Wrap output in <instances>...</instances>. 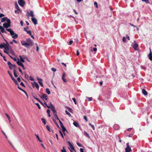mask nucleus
Instances as JSON below:
<instances>
[{
    "label": "nucleus",
    "mask_w": 152,
    "mask_h": 152,
    "mask_svg": "<svg viewBox=\"0 0 152 152\" xmlns=\"http://www.w3.org/2000/svg\"><path fill=\"white\" fill-rule=\"evenodd\" d=\"M11 21L10 20H8L7 23H5L3 24V27L6 28V30L10 32V34L12 36V37L13 39H16L18 36L17 34L15 33L10 28H7L10 26Z\"/></svg>",
    "instance_id": "obj_1"
},
{
    "label": "nucleus",
    "mask_w": 152,
    "mask_h": 152,
    "mask_svg": "<svg viewBox=\"0 0 152 152\" xmlns=\"http://www.w3.org/2000/svg\"><path fill=\"white\" fill-rule=\"evenodd\" d=\"M33 43V41L30 38L26 39V42L24 41L21 42V45L27 48L32 46Z\"/></svg>",
    "instance_id": "obj_2"
},
{
    "label": "nucleus",
    "mask_w": 152,
    "mask_h": 152,
    "mask_svg": "<svg viewBox=\"0 0 152 152\" xmlns=\"http://www.w3.org/2000/svg\"><path fill=\"white\" fill-rule=\"evenodd\" d=\"M132 46L134 48L135 50H137L138 45L136 43V41H134L132 45Z\"/></svg>",
    "instance_id": "obj_3"
},
{
    "label": "nucleus",
    "mask_w": 152,
    "mask_h": 152,
    "mask_svg": "<svg viewBox=\"0 0 152 152\" xmlns=\"http://www.w3.org/2000/svg\"><path fill=\"white\" fill-rule=\"evenodd\" d=\"M31 83L33 88H34L35 87L38 90L39 89V85L36 82H34L33 83Z\"/></svg>",
    "instance_id": "obj_4"
},
{
    "label": "nucleus",
    "mask_w": 152,
    "mask_h": 152,
    "mask_svg": "<svg viewBox=\"0 0 152 152\" xmlns=\"http://www.w3.org/2000/svg\"><path fill=\"white\" fill-rule=\"evenodd\" d=\"M39 96L41 98H42V99H45V100H48V96L45 94L42 93V95H39Z\"/></svg>",
    "instance_id": "obj_5"
},
{
    "label": "nucleus",
    "mask_w": 152,
    "mask_h": 152,
    "mask_svg": "<svg viewBox=\"0 0 152 152\" xmlns=\"http://www.w3.org/2000/svg\"><path fill=\"white\" fill-rule=\"evenodd\" d=\"M37 80L38 81V83L42 87H43V85L42 83V79L41 78H38V77H37Z\"/></svg>",
    "instance_id": "obj_6"
},
{
    "label": "nucleus",
    "mask_w": 152,
    "mask_h": 152,
    "mask_svg": "<svg viewBox=\"0 0 152 152\" xmlns=\"http://www.w3.org/2000/svg\"><path fill=\"white\" fill-rule=\"evenodd\" d=\"M18 3L20 6H23L25 4V2L23 0H20L18 1Z\"/></svg>",
    "instance_id": "obj_7"
},
{
    "label": "nucleus",
    "mask_w": 152,
    "mask_h": 152,
    "mask_svg": "<svg viewBox=\"0 0 152 152\" xmlns=\"http://www.w3.org/2000/svg\"><path fill=\"white\" fill-rule=\"evenodd\" d=\"M31 20L35 25H36L37 24V20L35 18H31Z\"/></svg>",
    "instance_id": "obj_8"
},
{
    "label": "nucleus",
    "mask_w": 152,
    "mask_h": 152,
    "mask_svg": "<svg viewBox=\"0 0 152 152\" xmlns=\"http://www.w3.org/2000/svg\"><path fill=\"white\" fill-rule=\"evenodd\" d=\"M6 46L4 48L5 50H6L9 51L10 47H9V45L8 43V42H7V45H6Z\"/></svg>",
    "instance_id": "obj_9"
},
{
    "label": "nucleus",
    "mask_w": 152,
    "mask_h": 152,
    "mask_svg": "<svg viewBox=\"0 0 152 152\" xmlns=\"http://www.w3.org/2000/svg\"><path fill=\"white\" fill-rule=\"evenodd\" d=\"M65 74L64 72L62 74V79L64 83H66L67 81L64 78V77H65Z\"/></svg>",
    "instance_id": "obj_10"
},
{
    "label": "nucleus",
    "mask_w": 152,
    "mask_h": 152,
    "mask_svg": "<svg viewBox=\"0 0 152 152\" xmlns=\"http://www.w3.org/2000/svg\"><path fill=\"white\" fill-rule=\"evenodd\" d=\"M0 29L1 32L5 33H7V32L4 30V29L3 27L1 26H0Z\"/></svg>",
    "instance_id": "obj_11"
},
{
    "label": "nucleus",
    "mask_w": 152,
    "mask_h": 152,
    "mask_svg": "<svg viewBox=\"0 0 152 152\" xmlns=\"http://www.w3.org/2000/svg\"><path fill=\"white\" fill-rule=\"evenodd\" d=\"M8 20H10L7 17H4L2 18L1 19V22H3L6 21V20L7 21Z\"/></svg>",
    "instance_id": "obj_12"
},
{
    "label": "nucleus",
    "mask_w": 152,
    "mask_h": 152,
    "mask_svg": "<svg viewBox=\"0 0 152 152\" xmlns=\"http://www.w3.org/2000/svg\"><path fill=\"white\" fill-rule=\"evenodd\" d=\"M50 109L51 111L53 112V114L56 113H57V112L54 107H53L52 108H51Z\"/></svg>",
    "instance_id": "obj_13"
},
{
    "label": "nucleus",
    "mask_w": 152,
    "mask_h": 152,
    "mask_svg": "<svg viewBox=\"0 0 152 152\" xmlns=\"http://www.w3.org/2000/svg\"><path fill=\"white\" fill-rule=\"evenodd\" d=\"M62 128V130L63 132V133L64 135H65V132L66 131V132H67V131L66 130V129L65 128L64 126L63 127H62L61 128Z\"/></svg>",
    "instance_id": "obj_14"
},
{
    "label": "nucleus",
    "mask_w": 152,
    "mask_h": 152,
    "mask_svg": "<svg viewBox=\"0 0 152 152\" xmlns=\"http://www.w3.org/2000/svg\"><path fill=\"white\" fill-rule=\"evenodd\" d=\"M142 94L145 96L147 95L148 94V92L144 89L142 90Z\"/></svg>",
    "instance_id": "obj_15"
},
{
    "label": "nucleus",
    "mask_w": 152,
    "mask_h": 152,
    "mask_svg": "<svg viewBox=\"0 0 152 152\" xmlns=\"http://www.w3.org/2000/svg\"><path fill=\"white\" fill-rule=\"evenodd\" d=\"M6 45H7L6 43H4L3 44H1L0 45V48L2 49L3 48H4L6 46Z\"/></svg>",
    "instance_id": "obj_16"
},
{
    "label": "nucleus",
    "mask_w": 152,
    "mask_h": 152,
    "mask_svg": "<svg viewBox=\"0 0 152 152\" xmlns=\"http://www.w3.org/2000/svg\"><path fill=\"white\" fill-rule=\"evenodd\" d=\"M17 63L18 65L20 66L21 67L23 66V64L19 60H18L17 61Z\"/></svg>",
    "instance_id": "obj_17"
},
{
    "label": "nucleus",
    "mask_w": 152,
    "mask_h": 152,
    "mask_svg": "<svg viewBox=\"0 0 152 152\" xmlns=\"http://www.w3.org/2000/svg\"><path fill=\"white\" fill-rule=\"evenodd\" d=\"M126 152H130L132 151V150L130 147L126 148H125Z\"/></svg>",
    "instance_id": "obj_18"
},
{
    "label": "nucleus",
    "mask_w": 152,
    "mask_h": 152,
    "mask_svg": "<svg viewBox=\"0 0 152 152\" xmlns=\"http://www.w3.org/2000/svg\"><path fill=\"white\" fill-rule=\"evenodd\" d=\"M15 8L17 10H18L19 11H20V9L19 7L18 6V4H17L16 2H15Z\"/></svg>",
    "instance_id": "obj_19"
},
{
    "label": "nucleus",
    "mask_w": 152,
    "mask_h": 152,
    "mask_svg": "<svg viewBox=\"0 0 152 152\" xmlns=\"http://www.w3.org/2000/svg\"><path fill=\"white\" fill-rule=\"evenodd\" d=\"M73 124L76 127H80L78 123L76 121L74 122V123H73Z\"/></svg>",
    "instance_id": "obj_20"
},
{
    "label": "nucleus",
    "mask_w": 152,
    "mask_h": 152,
    "mask_svg": "<svg viewBox=\"0 0 152 152\" xmlns=\"http://www.w3.org/2000/svg\"><path fill=\"white\" fill-rule=\"evenodd\" d=\"M28 13L29 14V15L32 18L34 17V12L32 10L30 11V13H29L28 12Z\"/></svg>",
    "instance_id": "obj_21"
},
{
    "label": "nucleus",
    "mask_w": 152,
    "mask_h": 152,
    "mask_svg": "<svg viewBox=\"0 0 152 152\" xmlns=\"http://www.w3.org/2000/svg\"><path fill=\"white\" fill-rule=\"evenodd\" d=\"M17 71L15 69H13V74L14 76L15 77H18V76L16 73Z\"/></svg>",
    "instance_id": "obj_22"
},
{
    "label": "nucleus",
    "mask_w": 152,
    "mask_h": 152,
    "mask_svg": "<svg viewBox=\"0 0 152 152\" xmlns=\"http://www.w3.org/2000/svg\"><path fill=\"white\" fill-rule=\"evenodd\" d=\"M84 135L85 136L89 138H90V136L89 135V134L87 133L85 131L84 132Z\"/></svg>",
    "instance_id": "obj_23"
},
{
    "label": "nucleus",
    "mask_w": 152,
    "mask_h": 152,
    "mask_svg": "<svg viewBox=\"0 0 152 152\" xmlns=\"http://www.w3.org/2000/svg\"><path fill=\"white\" fill-rule=\"evenodd\" d=\"M148 56L149 59L151 61H152V53L151 51H150V53L148 55Z\"/></svg>",
    "instance_id": "obj_24"
},
{
    "label": "nucleus",
    "mask_w": 152,
    "mask_h": 152,
    "mask_svg": "<svg viewBox=\"0 0 152 152\" xmlns=\"http://www.w3.org/2000/svg\"><path fill=\"white\" fill-rule=\"evenodd\" d=\"M12 80L13 81V82L14 83H15V84L16 85L18 86H19V85L18 83V82H17V81L14 78V79H13Z\"/></svg>",
    "instance_id": "obj_25"
},
{
    "label": "nucleus",
    "mask_w": 152,
    "mask_h": 152,
    "mask_svg": "<svg viewBox=\"0 0 152 152\" xmlns=\"http://www.w3.org/2000/svg\"><path fill=\"white\" fill-rule=\"evenodd\" d=\"M113 127L115 130H118L119 128V126L117 124H115Z\"/></svg>",
    "instance_id": "obj_26"
},
{
    "label": "nucleus",
    "mask_w": 152,
    "mask_h": 152,
    "mask_svg": "<svg viewBox=\"0 0 152 152\" xmlns=\"http://www.w3.org/2000/svg\"><path fill=\"white\" fill-rule=\"evenodd\" d=\"M7 64L9 66V68L10 69H12V68L11 66L12 65V64L9 61L7 63Z\"/></svg>",
    "instance_id": "obj_27"
},
{
    "label": "nucleus",
    "mask_w": 152,
    "mask_h": 152,
    "mask_svg": "<svg viewBox=\"0 0 152 152\" xmlns=\"http://www.w3.org/2000/svg\"><path fill=\"white\" fill-rule=\"evenodd\" d=\"M10 49L9 51L13 55H15V52L14 51L12 50L11 47L10 48Z\"/></svg>",
    "instance_id": "obj_28"
},
{
    "label": "nucleus",
    "mask_w": 152,
    "mask_h": 152,
    "mask_svg": "<svg viewBox=\"0 0 152 152\" xmlns=\"http://www.w3.org/2000/svg\"><path fill=\"white\" fill-rule=\"evenodd\" d=\"M35 136L36 137L37 139H38V140L40 142H42V141L41 140L40 138L39 137L38 135H37L36 134H35Z\"/></svg>",
    "instance_id": "obj_29"
},
{
    "label": "nucleus",
    "mask_w": 152,
    "mask_h": 152,
    "mask_svg": "<svg viewBox=\"0 0 152 152\" xmlns=\"http://www.w3.org/2000/svg\"><path fill=\"white\" fill-rule=\"evenodd\" d=\"M45 91L49 95L50 94V91L49 88H47L46 89Z\"/></svg>",
    "instance_id": "obj_30"
},
{
    "label": "nucleus",
    "mask_w": 152,
    "mask_h": 152,
    "mask_svg": "<svg viewBox=\"0 0 152 152\" xmlns=\"http://www.w3.org/2000/svg\"><path fill=\"white\" fill-rule=\"evenodd\" d=\"M53 115H54V117H55V118L56 119L58 120L59 121V120H59V118H58V116L57 115V113H56L54 114Z\"/></svg>",
    "instance_id": "obj_31"
},
{
    "label": "nucleus",
    "mask_w": 152,
    "mask_h": 152,
    "mask_svg": "<svg viewBox=\"0 0 152 152\" xmlns=\"http://www.w3.org/2000/svg\"><path fill=\"white\" fill-rule=\"evenodd\" d=\"M19 57L20 58V61L23 62H25V60L23 59L21 56L20 55L19 56Z\"/></svg>",
    "instance_id": "obj_32"
},
{
    "label": "nucleus",
    "mask_w": 152,
    "mask_h": 152,
    "mask_svg": "<svg viewBox=\"0 0 152 152\" xmlns=\"http://www.w3.org/2000/svg\"><path fill=\"white\" fill-rule=\"evenodd\" d=\"M53 120L54 122V123L56 125V126H57V127L59 128V126L58 125V124H57V123L56 122V121L54 119H53Z\"/></svg>",
    "instance_id": "obj_33"
},
{
    "label": "nucleus",
    "mask_w": 152,
    "mask_h": 152,
    "mask_svg": "<svg viewBox=\"0 0 152 152\" xmlns=\"http://www.w3.org/2000/svg\"><path fill=\"white\" fill-rule=\"evenodd\" d=\"M7 72H8V74L10 75V77H11V79H12V80H13V79H14V78L13 76L12 75V74L10 73L9 71H7Z\"/></svg>",
    "instance_id": "obj_34"
},
{
    "label": "nucleus",
    "mask_w": 152,
    "mask_h": 152,
    "mask_svg": "<svg viewBox=\"0 0 152 152\" xmlns=\"http://www.w3.org/2000/svg\"><path fill=\"white\" fill-rule=\"evenodd\" d=\"M46 128L50 132L52 131V130L50 129V127L48 125L46 126Z\"/></svg>",
    "instance_id": "obj_35"
},
{
    "label": "nucleus",
    "mask_w": 152,
    "mask_h": 152,
    "mask_svg": "<svg viewBox=\"0 0 152 152\" xmlns=\"http://www.w3.org/2000/svg\"><path fill=\"white\" fill-rule=\"evenodd\" d=\"M88 124L91 126L94 130H95V128L94 125H92L91 123H89Z\"/></svg>",
    "instance_id": "obj_36"
},
{
    "label": "nucleus",
    "mask_w": 152,
    "mask_h": 152,
    "mask_svg": "<svg viewBox=\"0 0 152 152\" xmlns=\"http://www.w3.org/2000/svg\"><path fill=\"white\" fill-rule=\"evenodd\" d=\"M143 2H145L147 4H149L150 2L149 0H142Z\"/></svg>",
    "instance_id": "obj_37"
},
{
    "label": "nucleus",
    "mask_w": 152,
    "mask_h": 152,
    "mask_svg": "<svg viewBox=\"0 0 152 152\" xmlns=\"http://www.w3.org/2000/svg\"><path fill=\"white\" fill-rule=\"evenodd\" d=\"M41 120H42V122L44 123V124L45 125L46 124V120H45V119H44V118H42Z\"/></svg>",
    "instance_id": "obj_38"
},
{
    "label": "nucleus",
    "mask_w": 152,
    "mask_h": 152,
    "mask_svg": "<svg viewBox=\"0 0 152 152\" xmlns=\"http://www.w3.org/2000/svg\"><path fill=\"white\" fill-rule=\"evenodd\" d=\"M62 148L63 149L61 150V151L62 152H66V151L65 148V147L64 146Z\"/></svg>",
    "instance_id": "obj_39"
},
{
    "label": "nucleus",
    "mask_w": 152,
    "mask_h": 152,
    "mask_svg": "<svg viewBox=\"0 0 152 152\" xmlns=\"http://www.w3.org/2000/svg\"><path fill=\"white\" fill-rule=\"evenodd\" d=\"M65 113H66V114L67 115H68L69 116H71V114L69 113L67 111V110H65Z\"/></svg>",
    "instance_id": "obj_40"
},
{
    "label": "nucleus",
    "mask_w": 152,
    "mask_h": 152,
    "mask_svg": "<svg viewBox=\"0 0 152 152\" xmlns=\"http://www.w3.org/2000/svg\"><path fill=\"white\" fill-rule=\"evenodd\" d=\"M59 123H60V125L61 126V127L62 128V127H63L64 126H63V125L62 124V122L60 121V120H59Z\"/></svg>",
    "instance_id": "obj_41"
},
{
    "label": "nucleus",
    "mask_w": 152,
    "mask_h": 152,
    "mask_svg": "<svg viewBox=\"0 0 152 152\" xmlns=\"http://www.w3.org/2000/svg\"><path fill=\"white\" fill-rule=\"evenodd\" d=\"M54 107L53 105V104H52L51 105H50L49 106H47V107L48 108H52L53 107Z\"/></svg>",
    "instance_id": "obj_42"
},
{
    "label": "nucleus",
    "mask_w": 152,
    "mask_h": 152,
    "mask_svg": "<svg viewBox=\"0 0 152 152\" xmlns=\"http://www.w3.org/2000/svg\"><path fill=\"white\" fill-rule=\"evenodd\" d=\"M72 99L74 101L75 104H77L76 100L75 98H72Z\"/></svg>",
    "instance_id": "obj_43"
},
{
    "label": "nucleus",
    "mask_w": 152,
    "mask_h": 152,
    "mask_svg": "<svg viewBox=\"0 0 152 152\" xmlns=\"http://www.w3.org/2000/svg\"><path fill=\"white\" fill-rule=\"evenodd\" d=\"M35 104L38 107V108L39 109H40L41 108V107H40V105H39V104L38 103H35Z\"/></svg>",
    "instance_id": "obj_44"
},
{
    "label": "nucleus",
    "mask_w": 152,
    "mask_h": 152,
    "mask_svg": "<svg viewBox=\"0 0 152 152\" xmlns=\"http://www.w3.org/2000/svg\"><path fill=\"white\" fill-rule=\"evenodd\" d=\"M29 79L31 80L32 81H34V79L31 76L29 77Z\"/></svg>",
    "instance_id": "obj_45"
},
{
    "label": "nucleus",
    "mask_w": 152,
    "mask_h": 152,
    "mask_svg": "<svg viewBox=\"0 0 152 152\" xmlns=\"http://www.w3.org/2000/svg\"><path fill=\"white\" fill-rule=\"evenodd\" d=\"M36 46V48H37V49H36V50L37 52H38L39 51V48L37 45V44H35Z\"/></svg>",
    "instance_id": "obj_46"
},
{
    "label": "nucleus",
    "mask_w": 152,
    "mask_h": 152,
    "mask_svg": "<svg viewBox=\"0 0 152 152\" xmlns=\"http://www.w3.org/2000/svg\"><path fill=\"white\" fill-rule=\"evenodd\" d=\"M23 91L24 93V94H25L26 95V96L27 98H28V95L27 92H26V91L25 90H24Z\"/></svg>",
    "instance_id": "obj_47"
},
{
    "label": "nucleus",
    "mask_w": 152,
    "mask_h": 152,
    "mask_svg": "<svg viewBox=\"0 0 152 152\" xmlns=\"http://www.w3.org/2000/svg\"><path fill=\"white\" fill-rule=\"evenodd\" d=\"M122 40L124 42H126V38L125 37H123Z\"/></svg>",
    "instance_id": "obj_48"
},
{
    "label": "nucleus",
    "mask_w": 152,
    "mask_h": 152,
    "mask_svg": "<svg viewBox=\"0 0 152 152\" xmlns=\"http://www.w3.org/2000/svg\"><path fill=\"white\" fill-rule=\"evenodd\" d=\"M28 75L27 74L26 72L25 73V77L26 78H28Z\"/></svg>",
    "instance_id": "obj_49"
},
{
    "label": "nucleus",
    "mask_w": 152,
    "mask_h": 152,
    "mask_svg": "<svg viewBox=\"0 0 152 152\" xmlns=\"http://www.w3.org/2000/svg\"><path fill=\"white\" fill-rule=\"evenodd\" d=\"M59 133L60 134L61 137H63V138H64V136L63 135V134L62 133V132L61 131L59 130Z\"/></svg>",
    "instance_id": "obj_50"
},
{
    "label": "nucleus",
    "mask_w": 152,
    "mask_h": 152,
    "mask_svg": "<svg viewBox=\"0 0 152 152\" xmlns=\"http://www.w3.org/2000/svg\"><path fill=\"white\" fill-rule=\"evenodd\" d=\"M94 5L95 6V7L97 8H98V5L97 3L96 2H95L94 3Z\"/></svg>",
    "instance_id": "obj_51"
},
{
    "label": "nucleus",
    "mask_w": 152,
    "mask_h": 152,
    "mask_svg": "<svg viewBox=\"0 0 152 152\" xmlns=\"http://www.w3.org/2000/svg\"><path fill=\"white\" fill-rule=\"evenodd\" d=\"M26 32L27 34H29L30 35L31 34V31H27Z\"/></svg>",
    "instance_id": "obj_52"
},
{
    "label": "nucleus",
    "mask_w": 152,
    "mask_h": 152,
    "mask_svg": "<svg viewBox=\"0 0 152 152\" xmlns=\"http://www.w3.org/2000/svg\"><path fill=\"white\" fill-rule=\"evenodd\" d=\"M87 99H88L89 101H91L92 100V97H87Z\"/></svg>",
    "instance_id": "obj_53"
},
{
    "label": "nucleus",
    "mask_w": 152,
    "mask_h": 152,
    "mask_svg": "<svg viewBox=\"0 0 152 152\" xmlns=\"http://www.w3.org/2000/svg\"><path fill=\"white\" fill-rule=\"evenodd\" d=\"M20 85H21V86H22L24 87H25V86L24 84L23 83V82H21L20 83Z\"/></svg>",
    "instance_id": "obj_54"
},
{
    "label": "nucleus",
    "mask_w": 152,
    "mask_h": 152,
    "mask_svg": "<svg viewBox=\"0 0 152 152\" xmlns=\"http://www.w3.org/2000/svg\"><path fill=\"white\" fill-rule=\"evenodd\" d=\"M77 144L79 147H82V145L81 144L78 142H77Z\"/></svg>",
    "instance_id": "obj_55"
},
{
    "label": "nucleus",
    "mask_w": 152,
    "mask_h": 152,
    "mask_svg": "<svg viewBox=\"0 0 152 152\" xmlns=\"http://www.w3.org/2000/svg\"><path fill=\"white\" fill-rule=\"evenodd\" d=\"M52 70L53 71V72H55L56 71V69L54 68H51Z\"/></svg>",
    "instance_id": "obj_56"
},
{
    "label": "nucleus",
    "mask_w": 152,
    "mask_h": 152,
    "mask_svg": "<svg viewBox=\"0 0 152 152\" xmlns=\"http://www.w3.org/2000/svg\"><path fill=\"white\" fill-rule=\"evenodd\" d=\"M11 66H12L14 69L17 68L15 64H12Z\"/></svg>",
    "instance_id": "obj_57"
},
{
    "label": "nucleus",
    "mask_w": 152,
    "mask_h": 152,
    "mask_svg": "<svg viewBox=\"0 0 152 152\" xmlns=\"http://www.w3.org/2000/svg\"><path fill=\"white\" fill-rule=\"evenodd\" d=\"M76 52H77L76 55L77 56H78L79 55V54H80V53H79L78 50H77Z\"/></svg>",
    "instance_id": "obj_58"
},
{
    "label": "nucleus",
    "mask_w": 152,
    "mask_h": 152,
    "mask_svg": "<svg viewBox=\"0 0 152 152\" xmlns=\"http://www.w3.org/2000/svg\"><path fill=\"white\" fill-rule=\"evenodd\" d=\"M18 69H19V71L21 72V74L22 75H23V72H22L21 69L20 68H19V67L18 68Z\"/></svg>",
    "instance_id": "obj_59"
},
{
    "label": "nucleus",
    "mask_w": 152,
    "mask_h": 152,
    "mask_svg": "<svg viewBox=\"0 0 152 152\" xmlns=\"http://www.w3.org/2000/svg\"><path fill=\"white\" fill-rule=\"evenodd\" d=\"M84 118L85 119L86 121H88V119H87V117L86 116H84Z\"/></svg>",
    "instance_id": "obj_60"
},
{
    "label": "nucleus",
    "mask_w": 152,
    "mask_h": 152,
    "mask_svg": "<svg viewBox=\"0 0 152 152\" xmlns=\"http://www.w3.org/2000/svg\"><path fill=\"white\" fill-rule=\"evenodd\" d=\"M19 11H20L18 10H15V13H19Z\"/></svg>",
    "instance_id": "obj_61"
},
{
    "label": "nucleus",
    "mask_w": 152,
    "mask_h": 152,
    "mask_svg": "<svg viewBox=\"0 0 152 152\" xmlns=\"http://www.w3.org/2000/svg\"><path fill=\"white\" fill-rule=\"evenodd\" d=\"M18 88L20 90H21L22 91H23L24 90L22 89L19 86H18Z\"/></svg>",
    "instance_id": "obj_62"
},
{
    "label": "nucleus",
    "mask_w": 152,
    "mask_h": 152,
    "mask_svg": "<svg viewBox=\"0 0 152 152\" xmlns=\"http://www.w3.org/2000/svg\"><path fill=\"white\" fill-rule=\"evenodd\" d=\"M70 148H71V150H74V151H75V150L74 149V147L73 146H72V147H70Z\"/></svg>",
    "instance_id": "obj_63"
},
{
    "label": "nucleus",
    "mask_w": 152,
    "mask_h": 152,
    "mask_svg": "<svg viewBox=\"0 0 152 152\" xmlns=\"http://www.w3.org/2000/svg\"><path fill=\"white\" fill-rule=\"evenodd\" d=\"M80 150L81 152H85L83 151V150L82 148H80Z\"/></svg>",
    "instance_id": "obj_64"
}]
</instances>
